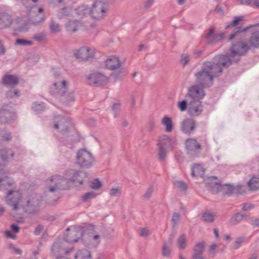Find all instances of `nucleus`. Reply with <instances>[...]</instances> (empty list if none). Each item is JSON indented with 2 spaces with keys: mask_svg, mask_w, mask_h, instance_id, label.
I'll use <instances>...</instances> for the list:
<instances>
[{
  "mask_svg": "<svg viewBox=\"0 0 259 259\" xmlns=\"http://www.w3.org/2000/svg\"><path fill=\"white\" fill-rule=\"evenodd\" d=\"M232 64V61L228 56L219 55L215 56L212 61L204 62L202 67L214 78L221 74L224 68H227Z\"/></svg>",
  "mask_w": 259,
  "mask_h": 259,
  "instance_id": "f257e3e1",
  "label": "nucleus"
},
{
  "mask_svg": "<svg viewBox=\"0 0 259 259\" xmlns=\"http://www.w3.org/2000/svg\"><path fill=\"white\" fill-rule=\"evenodd\" d=\"M67 91L66 81L63 80L61 82H55L50 88V92L52 95H59L61 97L62 102L67 105L69 102H72L74 100V96L72 93H69L65 96Z\"/></svg>",
  "mask_w": 259,
  "mask_h": 259,
  "instance_id": "f03ea898",
  "label": "nucleus"
},
{
  "mask_svg": "<svg viewBox=\"0 0 259 259\" xmlns=\"http://www.w3.org/2000/svg\"><path fill=\"white\" fill-rule=\"evenodd\" d=\"M250 49V46L246 42L240 40L233 44L230 48V57L233 62H237L240 59V57L246 55Z\"/></svg>",
  "mask_w": 259,
  "mask_h": 259,
  "instance_id": "7ed1b4c3",
  "label": "nucleus"
},
{
  "mask_svg": "<svg viewBox=\"0 0 259 259\" xmlns=\"http://www.w3.org/2000/svg\"><path fill=\"white\" fill-rule=\"evenodd\" d=\"M92 154L84 149L79 150L76 156V163L81 168H89L94 162Z\"/></svg>",
  "mask_w": 259,
  "mask_h": 259,
  "instance_id": "20e7f679",
  "label": "nucleus"
},
{
  "mask_svg": "<svg viewBox=\"0 0 259 259\" xmlns=\"http://www.w3.org/2000/svg\"><path fill=\"white\" fill-rule=\"evenodd\" d=\"M241 186H235L233 185L224 184L222 185L220 183H215L212 187V191L214 192L218 193L223 192L224 195L228 196L231 195L233 193H240Z\"/></svg>",
  "mask_w": 259,
  "mask_h": 259,
  "instance_id": "39448f33",
  "label": "nucleus"
},
{
  "mask_svg": "<svg viewBox=\"0 0 259 259\" xmlns=\"http://www.w3.org/2000/svg\"><path fill=\"white\" fill-rule=\"evenodd\" d=\"M196 82L202 88H207L213 84V78L212 75L204 70L201 67L200 71L195 74Z\"/></svg>",
  "mask_w": 259,
  "mask_h": 259,
  "instance_id": "423d86ee",
  "label": "nucleus"
},
{
  "mask_svg": "<svg viewBox=\"0 0 259 259\" xmlns=\"http://www.w3.org/2000/svg\"><path fill=\"white\" fill-rule=\"evenodd\" d=\"M64 240L69 243L76 242L79 239L83 236L84 230L81 227H74L71 229L68 228L66 229Z\"/></svg>",
  "mask_w": 259,
  "mask_h": 259,
  "instance_id": "0eeeda50",
  "label": "nucleus"
},
{
  "mask_svg": "<svg viewBox=\"0 0 259 259\" xmlns=\"http://www.w3.org/2000/svg\"><path fill=\"white\" fill-rule=\"evenodd\" d=\"M185 145L186 153L191 157L197 156L202 150L201 145L195 139H187Z\"/></svg>",
  "mask_w": 259,
  "mask_h": 259,
  "instance_id": "6e6552de",
  "label": "nucleus"
},
{
  "mask_svg": "<svg viewBox=\"0 0 259 259\" xmlns=\"http://www.w3.org/2000/svg\"><path fill=\"white\" fill-rule=\"evenodd\" d=\"M87 80L88 84L95 87H101L105 85L107 82L108 78L104 74L95 72L91 73L88 76Z\"/></svg>",
  "mask_w": 259,
  "mask_h": 259,
  "instance_id": "1a4fd4ad",
  "label": "nucleus"
},
{
  "mask_svg": "<svg viewBox=\"0 0 259 259\" xmlns=\"http://www.w3.org/2000/svg\"><path fill=\"white\" fill-rule=\"evenodd\" d=\"M107 10L101 1L95 2L92 9H90V15L94 19L103 18L106 14Z\"/></svg>",
  "mask_w": 259,
  "mask_h": 259,
  "instance_id": "9d476101",
  "label": "nucleus"
},
{
  "mask_svg": "<svg viewBox=\"0 0 259 259\" xmlns=\"http://www.w3.org/2000/svg\"><path fill=\"white\" fill-rule=\"evenodd\" d=\"M40 201L36 196L29 197L26 201V204L23 206L24 211L27 213L32 214L36 212L40 207Z\"/></svg>",
  "mask_w": 259,
  "mask_h": 259,
  "instance_id": "9b49d317",
  "label": "nucleus"
},
{
  "mask_svg": "<svg viewBox=\"0 0 259 259\" xmlns=\"http://www.w3.org/2000/svg\"><path fill=\"white\" fill-rule=\"evenodd\" d=\"M36 8L35 7H31L27 10V15L29 18V22L32 25L37 26L42 23L45 19L46 16L45 14L40 15L36 13Z\"/></svg>",
  "mask_w": 259,
  "mask_h": 259,
  "instance_id": "f8f14e48",
  "label": "nucleus"
},
{
  "mask_svg": "<svg viewBox=\"0 0 259 259\" xmlns=\"http://www.w3.org/2000/svg\"><path fill=\"white\" fill-rule=\"evenodd\" d=\"M50 181L54 183L53 186L50 187L49 191L51 192L55 191L57 189L64 190L68 187L67 179L60 176H53Z\"/></svg>",
  "mask_w": 259,
  "mask_h": 259,
  "instance_id": "ddd939ff",
  "label": "nucleus"
},
{
  "mask_svg": "<svg viewBox=\"0 0 259 259\" xmlns=\"http://www.w3.org/2000/svg\"><path fill=\"white\" fill-rule=\"evenodd\" d=\"M75 55L82 61H91L95 57V50L87 47H81L75 53Z\"/></svg>",
  "mask_w": 259,
  "mask_h": 259,
  "instance_id": "4468645a",
  "label": "nucleus"
},
{
  "mask_svg": "<svg viewBox=\"0 0 259 259\" xmlns=\"http://www.w3.org/2000/svg\"><path fill=\"white\" fill-rule=\"evenodd\" d=\"M204 88L197 84L192 85L189 88L187 96L190 97L191 100L200 101L205 96Z\"/></svg>",
  "mask_w": 259,
  "mask_h": 259,
  "instance_id": "2eb2a0df",
  "label": "nucleus"
},
{
  "mask_svg": "<svg viewBox=\"0 0 259 259\" xmlns=\"http://www.w3.org/2000/svg\"><path fill=\"white\" fill-rule=\"evenodd\" d=\"M21 199V195L19 192L9 190L8 192V195L6 197L7 203L12 206L15 210L18 209V204L20 200Z\"/></svg>",
  "mask_w": 259,
  "mask_h": 259,
  "instance_id": "dca6fc26",
  "label": "nucleus"
},
{
  "mask_svg": "<svg viewBox=\"0 0 259 259\" xmlns=\"http://www.w3.org/2000/svg\"><path fill=\"white\" fill-rule=\"evenodd\" d=\"M203 111V105L199 100H191L188 103V113L191 116L200 115Z\"/></svg>",
  "mask_w": 259,
  "mask_h": 259,
  "instance_id": "f3484780",
  "label": "nucleus"
},
{
  "mask_svg": "<svg viewBox=\"0 0 259 259\" xmlns=\"http://www.w3.org/2000/svg\"><path fill=\"white\" fill-rule=\"evenodd\" d=\"M54 127L60 129L61 132H67L68 131V122L66 118L62 115H57L54 118Z\"/></svg>",
  "mask_w": 259,
  "mask_h": 259,
  "instance_id": "a211bd4d",
  "label": "nucleus"
},
{
  "mask_svg": "<svg viewBox=\"0 0 259 259\" xmlns=\"http://www.w3.org/2000/svg\"><path fill=\"white\" fill-rule=\"evenodd\" d=\"M15 113L8 109V106L4 105L0 109V122L5 123L13 119Z\"/></svg>",
  "mask_w": 259,
  "mask_h": 259,
  "instance_id": "6ab92c4d",
  "label": "nucleus"
},
{
  "mask_svg": "<svg viewBox=\"0 0 259 259\" xmlns=\"http://www.w3.org/2000/svg\"><path fill=\"white\" fill-rule=\"evenodd\" d=\"M72 177L70 180L75 185L78 186L82 185L85 179L88 177V174L81 170H73Z\"/></svg>",
  "mask_w": 259,
  "mask_h": 259,
  "instance_id": "aec40b11",
  "label": "nucleus"
},
{
  "mask_svg": "<svg viewBox=\"0 0 259 259\" xmlns=\"http://www.w3.org/2000/svg\"><path fill=\"white\" fill-rule=\"evenodd\" d=\"M204 37L208 40V44H212L223 39L225 37V33L215 32L214 28H211Z\"/></svg>",
  "mask_w": 259,
  "mask_h": 259,
  "instance_id": "412c9836",
  "label": "nucleus"
},
{
  "mask_svg": "<svg viewBox=\"0 0 259 259\" xmlns=\"http://www.w3.org/2000/svg\"><path fill=\"white\" fill-rule=\"evenodd\" d=\"M196 123L194 120L191 118H187L183 120L181 123V131L185 134H190L195 131Z\"/></svg>",
  "mask_w": 259,
  "mask_h": 259,
  "instance_id": "4be33fe9",
  "label": "nucleus"
},
{
  "mask_svg": "<svg viewBox=\"0 0 259 259\" xmlns=\"http://www.w3.org/2000/svg\"><path fill=\"white\" fill-rule=\"evenodd\" d=\"M106 68L110 70H115L120 67V62L118 58L112 56L109 57L105 60Z\"/></svg>",
  "mask_w": 259,
  "mask_h": 259,
  "instance_id": "5701e85b",
  "label": "nucleus"
},
{
  "mask_svg": "<svg viewBox=\"0 0 259 259\" xmlns=\"http://www.w3.org/2000/svg\"><path fill=\"white\" fill-rule=\"evenodd\" d=\"M19 82L18 77L14 75H5L2 79L3 84L7 87H14Z\"/></svg>",
  "mask_w": 259,
  "mask_h": 259,
  "instance_id": "b1692460",
  "label": "nucleus"
},
{
  "mask_svg": "<svg viewBox=\"0 0 259 259\" xmlns=\"http://www.w3.org/2000/svg\"><path fill=\"white\" fill-rule=\"evenodd\" d=\"M63 245L61 243L55 242L51 248L52 251L54 254H67L72 251V248L65 249L62 247Z\"/></svg>",
  "mask_w": 259,
  "mask_h": 259,
  "instance_id": "393cba45",
  "label": "nucleus"
},
{
  "mask_svg": "<svg viewBox=\"0 0 259 259\" xmlns=\"http://www.w3.org/2000/svg\"><path fill=\"white\" fill-rule=\"evenodd\" d=\"M248 42L250 47L258 49L259 48V31L256 30L252 32L250 36Z\"/></svg>",
  "mask_w": 259,
  "mask_h": 259,
  "instance_id": "a878e982",
  "label": "nucleus"
},
{
  "mask_svg": "<svg viewBox=\"0 0 259 259\" xmlns=\"http://www.w3.org/2000/svg\"><path fill=\"white\" fill-rule=\"evenodd\" d=\"M251 26H249L246 27H244L243 26H239L236 27L233 32L230 35L229 37V40H231L236 37H241V34L243 32H245L248 29H249Z\"/></svg>",
  "mask_w": 259,
  "mask_h": 259,
  "instance_id": "bb28decb",
  "label": "nucleus"
},
{
  "mask_svg": "<svg viewBox=\"0 0 259 259\" xmlns=\"http://www.w3.org/2000/svg\"><path fill=\"white\" fill-rule=\"evenodd\" d=\"M73 14L75 13L78 17H83L87 14H90V8L88 6L82 5L73 10Z\"/></svg>",
  "mask_w": 259,
  "mask_h": 259,
  "instance_id": "cd10ccee",
  "label": "nucleus"
},
{
  "mask_svg": "<svg viewBox=\"0 0 259 259\" xmlns=\"http://www.w3.org/2000/svg\"><path fill=\"white\" fill-rule=\"evenodd\" d=\"M204 174V169L199 164H194L191 169V175L194 177H203Z\"/></svg>",
  "mask_w": 259,
  "mask_h": 259,
  "instance_id": "c85d7f7f",
  "label": "nucleus"
},
{
  "mask_svg": "<svg viewBox=\"0 0 259 259\" xmlns=\"http://www.w3.org/2000/svg\"><path fill=\"white\" fill-rule=\"evenodd\" d=\"M91 252L86 249L78 250L74 256L75 259H91Z\"/></svg>",
  "mask_w": 259,
  "mask_h": 259,
  "instance_id": "c756f323",
  "label": "nucleus"
},
{
  "mask_svg": "<svg viewBox=\"0 0 259 259\" xmlns=\"http://www.w3.org/2000/svg\"><path fill=\"white\" fill-rule=\"evenodd\" d=\"M80 25V22L78 20H69L66 24V28L68 31L74 32L78 29Z\"/></svg>",
  "mask_w": 259,
  "mask_h": 259,
  "instance_id": "7c9ffc66",
  "label": "nucleus"
},
{
  "mask_svg": "<svg viewBox=\"0 0 259 259\" xmlns=\"http://www.w3.org/2000/svg\"><path fill=\"white\" fill-rule=\"evenodd\" d=\"M158 145L159 147L168 148L171 145V140L167 135H162L159 138V143Z\"/></svg>",
  "mask_w": 259,
  "mask_h": 259,
  "instance_id": "2f4dec72",
  "label": "nucleus"
},
{
  "mask_svg": "<svg viewBox=\"0 0 259 259\" xmlns=\"http://www.w3.org/2000/svg\"><path fill=\"white\" fill-rule=\"evenodd\" d=\"M249 189L255 191L259 189V178L253 177L247 183Z\"/></svg>",
  "mask_w": 259,
  "mask_h": 259,
  "instance_id": "473e14b6",
  "label": "nucleus"
},
{
  "mask_svg": "<svg viewBox=\"0 0 259 259\" xmlns=\"http://www.w3.org/2000/svg\"><path fill=\"white\" fill-rule=\"evenodd\" d=\"M58 15L60 18H63L70 16H73V9L70 7H65L62 8L59 11Z\"/></svg>",
  "mask_w": 259,
  "mask_h": 259,
  "instance_id": "72a5a7b5",
  "label": "nucleus"
},
{
  "mask_svg": "<svg viewBox=\"0 0 259 259\" xmlns=\"http://www.w3.org/2000/svg\"><path fill=\"white\" fill-rule=\"evenodd\" d=\"M161 123L165 126V131L167 132H171L173 128V125L171 118L165 116L161 121Z\"/></svg>",
  "mask_w": 259,
  "mask_h": 259,
  "instance_id": "f704fd0d",
  "label": "nucleus"
},
{
  "mask_svg": "<svg viewBox=\"0 0 259 259\" xmlns=\"http://www.w3.org/2000/svg\"><path fill=\"white\" fill-rule=\"evenodd\" d=\"M215 215L209 211H206L202 214L201 220L206 223H212L215 220Z\"/></svg>",
  "mask_w": 259,
  "mask_h": 259,
  "instance_id": "c9c22d12",
  "label": "nucleus"
},
{
  "mask_svg": "<svg viewBox=\"0 0 259 259\" xmlns=\"http://www.w3.org/2000/svg\"><path fill=\"white\" fill-rule=\"evenodd\" d=\"M177 244L178 248L181 250L186 248L187 246L186 236L185 234L181 235L178 239Z\"/></svg>",
  "mask_w": 259,
  "mask_h": 259,
  "instance_id": "e433bc0d",
  "label": "nucleus"
},
{
  "mask_svg": "<svg viewBox=\"0 0 259 259\" xmlns=\"http://www.w3.org/2000/svg\"><path fill=\"white\" fill-rule=\"evenodd\" d=\"M205 250L204 241L197 243L193 247V253H203Z\"/></svg>",
  "mask_w": 259,
  "mask_h": 259,
  "instance_id": "4c0bfd02",
  "label": "nucleus"
},
{
  "mask_svg": "<svg viewBox=\"0 0 259 259\" xmlns=\"http://www.w3.org/2000/svg\"><path fill=\"white\" fill-rule=\"evenodd\" d=\"M167 148H163L162 147H159L158 149V159L160 161H163L165 160L167 153Z\"/></svg>",
  "mask_w": 259,
  "mask_h": 259,
  "instance_id": "58836bf2",
  "label": "nucleus"
},
{
  "mask_svg": "<svg viewBox=\"0 0 259 259\" xmlns=\"http://www.w3.org/2000/svg\"><path fill=\"white\" fill-rule=\"evenodd\" d=\"M97 194L94 191L88 192L81 197V200L83 202H86L90 199L95 198Z\"/></svg>",
  "mask_w": 259,
  "mask_h": 259,
  "instance_id": "ea45409f",
  "label": "nucleus"
},
{
  "mask_svg": "<svg viewBox=\"0 0 259 259\" xmlns=\"http://www.w3.org/2000/svg\"><path fill=\"white\" fill-rule=\"evenodd\" d=\"M190 61V57L189 54L186 53H183L181 54L180 63L183 67H185L188 64Z\"/></svg>",
  "mask_w": 259,
  "mask_h": 259,
  "instance_id": "a19ab883",
  "label": "nucleus"
},
{
  "mask_svg": "<svg viewBox=\"0 0 259 259\" xmlns=\"http://www.w3.org/2000/svg\"><path fill=\"white\" fill-rule=\"evenodd\" d=\"M50 29L51 33L55 34L60 31V25L54 20H52L50 24Z\"/></svg>",
  "mask_w": 259,
  "mask_h": 259,
  "instance_id": "79ce46f5",
  "label": "nucleus"
},
{
  "mask_svg": "<svg viewBox=\"0 0 259 259\" xmlns=\"http://www.w3.org/2000/svg\"><path fill=\"white\" fill-rule=\"evenodd\" d=\"M204 51V49L194 50L193 51V58L195 59L204 58L205 57L203 54Z\"/></svg>",
  "mask_w": 259,
  "mask_h": 259,
  "instance_id": "37998d69",
  "label": "nucleus"
},
{
  "mask_svg": "<svg viewBox=\"0 0 259 259\" xmlns=\"http://www.w3.org/2000/svg\"><path fill=\"white\" fill-rule=\"evenodd\" d=\"M32 108L37 112H40L45 110V106L42 102H35L33 103Z\"/></svg>",
  "mask_w": 259,
  "mask_h": 259,
  "instance_id": "c03bdc74",
  "label": "nucleus"
},
{
  "mask_svg": "<svg viewBox=\"0 0 259 259\" xmlns=\"http://www.w3.org/2000/svg\"><path fill=\"white\" fill-rule=\"evenodd\" d=\"M243 20V19L242 17L239 16V17H235L234 19L228 25L226 26L225 28L226 29H228L230 28V27H234L237 26L239 22L242 21Z\"/></svg>",
  "mask_w": 259,
  "mask_h": 259,
  "instance_id": "a18cd8bd",
  "label": "nucleus"
},
{
  "mask_svg": "<svg viewBox=\"0 0 259 259\" xmlns=\"http://www.w3.org/2000/svg\"><path fill=\"white\" fill-rule=\"evenodd\" d=\"M242 220V216L241 213H236L234 214L230 219V223L234 224H237Z\"/></svg>",
  "mask_w": 259,
  "mask_h": 259,
  "instance_id": "49530a36",
  "label": "nucleus"
},
{
  "mask_svg": "<svg viewBox=\"0 0 259 259\" xmlns=\"http://www.w3.org/2000/svg\"><path fill=\"white\" fill-rule=\"evenodd\" d=\"M5 20H7V22L3 25L5 27L9 26L12 22V19L11 17L8 15H3L2 18H0V25L2 24V22H5Z\"/></svg>",
  "mask_w": 259,
  "mask_h": 259,
  "instance_id": "de8ad7c7",
  "label": "nucleus"
},
{
  "mask_svg": "<svg viewBox=\"0 0 259 259\" xmlns=\"http://www.w3.org/2000/svg\"><path fill=\"white\" fill-rule=\"evenodd\" d=\"M16 44L22 46H27L32 45V42L30 40L19 38L16 40Z\"/></svg>",
  "mask_w": 259,
  "mask_h": 259,
  "instance_id": "09e8293b",
  "label": "nucleus"
},
{
  "mask_svg": "<svg viewBox=\"0 0 259 259\" xmlns=\"http://www.w3.org/2000/svg\"><path fill=\"white\" fill-rule=\"evenodd\" d=\"M101 186L102 183L98 179H96L90 184L91 188L94 190H98Z\"/></svg>",
  "mask_w": 259,
  "mask_h": 259,
  "instance_id": "8fccbe9b",
  "label": "nucleus"
},
{
  "mask_svg": "<svg viewBox=\"0 0 259 259\" xmlns=\"http://www.w3.org/2000/svg\"><path fill=\"white\" fill-rule=\"evenodd\" d=\"M9 151V150L7 149H0V157L3 161H8Z\"/></svg>",
  "mask_w": 259,
  "mask_h": 259,
  "instance_id": "3c124183",
  "label": "nucleus"
},
{
  "mask_svg": "<svg viewBox=\"0 0 259 259\" xmlns=\"http://www.w3.org/2000/svg\"><path fill=\"white\" fill-rule=\"evenodd\" d=\"M245 238L243 237L238 238L233 243V248L236 249L239 248L241 244L245 241Z\"/></svg>",
  "mask_w": 259,
  "mask_h": 259,
  "instance_id": "603ef678",
  "label": "nucleus"
},
{
  "mask_svg": "<svg viewBox=\"0 0 259 259\" xmlns=\"http://www.w3.org/2000/svg\"><path fill=\"white\" fill-rule=\"evenodd\" d=\"M6 96L9 98L18 97L19 96V91L17 90H10L6 93Z\"/></svg>",
  "mask_w": 259,
  "mask_h": 259,
  "instance_id": "864d4df0",
  "label": "nucleus"
},
{
  "mask_svg": "<svg viewBox=\"0 0 259 259\" xmlns=\"http://www.w3.org/2000/svg\"><path fill=\"white\" fill-rule=\"evenodd\" d=\"M180 214L177 212L173 213L171 219V224L173 227H175L179 222Z\"/></svg>",
  "mask_w": 259,
  "mask_h": 259,
  "instance_id": "5fc2aeb1",
  "label": "nucleus"
},
{
  "mask_svg": "<svg viewBox=\"0 0 259 259\" xmlns=\"http://www.w3.org/2000/svg\"><path fill=\"white\" fill-rule=\"evenodd\" d=\"M178 107L181 111L188 109V104L186 100H183L178 103Z\"/></svg>",
  "mask_w": 259,
  "mask_h": 259,
  "instance_id": "6e6d98bb",
  "label": "nucleus"
},
{
  "mask_svg": "<svg viewBox=\"0 0 259 259\" xmlns=\"http://www.w3.org/2000/svg\"><path fill=\"white\" fill-rule=\"evenodd\" d=\"M175 185L182 191H186L187 189V186L183 181H176Z\"/></svg>",
  "mask_w": 259,
  "mask_h": 259,
  "instance_id": "4d7b16f0",
  "label": "nucleus"
},
{
  "mask_svg": "<svg viewBox=\"0 0 259 259\" xmlns=\"http://www.w3.org/2000/svg\"><path fill=\"white\" fill-rule=\"evenodd\" d=\"M120 104L115 103H114L112 106V110L113 112L114 117H116L119 113Z\"/></svg>",
  "mask_w": 259,
  "mask_h": 259,
  "instance_id": "13d9d810",
  "label": "nucleus"
},
{
  "mask_svg": "<svg viewBox=\"0 0 259 259\" xmlns=\"http://www.w3.org/2000/svg\"><path fill=\"white\" fill-rule=\"evenodd\" d=\"M121 194V191L119 188H112L110 191L111 196H118Z\"/></svg>",
  "mask_w": 259,
  "mask_h": 259,
  "instance_id": "bf43d9fd",
  "label": "nucleus"
},
{
  "mask_svg": "<svg viewBox=\"0 0 259 259\" xmlns=\"http://www.w3.org/2000/svg\"><path fill=\"white\" fill-rule=\"evenodd\" d=\"M153 192V188L152 186L150 187L146 191V193L144 194L143 197L145 199H149Z\"/></svg>",
  "mask_w": 259,
  "mask_h": 259,
  "instance_id": "052dcab7",
  "label": "nucleus"
},
{
  "mask_svg": "<svg viewBox=\"0 0 259 259\" xmlns=\"http://www.w3.org/2000/svg\"><path fill=\"white\" fill-rule=\"evenodd\" d=\"M170 254V249L166 246V244H164L162 247V255L164 256L168 257Z\"/></svg>",
  "mask_w": 259,
  "mask_h": 259,
  "instance_id": "680f3d73",
  "label": "nucleus"
},
{
  "mask_svg": "<svg viewBox=\"0 0 259 259\" xmlns=\"http://www.w3.org/2000/svg\"><path fill=\"white\" fill-rule=\"evenodd\" d=\"M2 140L6 141H8L11 140L12 136L10 132H7L3 134L2 136Z\"/></svg>",
  "mask_w": 259,
  "mask_h": 259,
  "instance_id": "e2e57ef3",
  "label": "nucleus"
},
{
  "mask_svg": "<svg viewBox=\"0 0 259 259\" xmlns=\"http://www.w3.org/2000/svg\"><path fill=\"white\" fill-rule=\"evenodd\" d=\"M45 35L42 33L35 34L33 36V38L38 41H42L45 38Z\"/></svg>",
  "mask_w": 259,
  "mask_h": 259,
  "instance_id": "0e129e2a",
  "label": "nucleus"
},
{
  "mask_svg": "<svg viewBox=\"0 0 259 259\" xmlns=\"http://www.w3.org/2000/svg\"><path fill=\"white\" fill-rule=\"evenodd\" d=\"M254 205L251 203H244L243 204L242 210L244 211L249 210L254 208Z\"/></svg>",
  "mask_w": 259,
  "mask_h": 259,
  "instance_id": "69168bd1",
  "label": "nucleus"
},
{
  "mask_svg": "<svg viewBox=\"0 0 259 259\" xmlns=\"http://www.w3.org/2000/svg\"><path fill=\"white\" fill-rule=\"evenodd\" d=\"M140 231V235L141 236L147 237L149 235V230L147 228H142Z\"/></svg>",
  "mask_w": 259,
  "mask_h": 259,
  "instance_id": "338daca9",
  "label": "nucleus"
},
{
  "mask_svg": "<svg viewBox=\"0 0 259 259\" xmlns=\"http://www.w3.org/2000/svg\"><path fill=\"white\" fill-rule=\"evenodd\" d=\"M192 259H205L202 253H193Z\"/></svg>",
  "mask_w": 259,
  "mask_h": 259,
  "instance_id": "774afa93",
  "label": "nucleus"
}]
</instances>
